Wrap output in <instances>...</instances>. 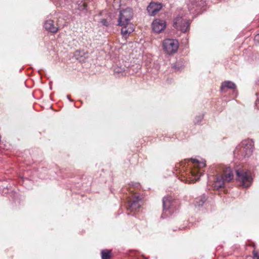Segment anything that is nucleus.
<instances>
[{"instance_id":"f257e3e1","label":"nucleus","mask_w":259,"mask_h":259,"mask_svg":"<svg viewBox=\"0 0 259 259\" xmlns=\"http://www.w3.org/2000/svg\"><path fill=\"white\" fill-rule=\"evenodd\" d=\"M133 16V11L130 8L120 12L117 25L121 27V34L125 37L135 30L134 24L131 22Z\"/></svg>"},{"instance_id":"f03ea898","label":"nucleus","mask_w":259,"mask_h":259,"mask_svg":"<svg viewBox=\"0 0 259 259\" xmlns=\"http://www.w3.org/2000/svg\"><path fill=\"white\" fill-rule=\"evenodd\" d=\"M189 175L186 180L187 182L193 183L198 181L203 174L202 169L206 166L205 161H199L191 159L189 163Z\"/></svg>"},{"instance_id":"7ed1b4c3","label":"nucleus","mask_w":259,"mask_h":259,"mask_svg":"<svg viewBox=\"0 0 259 259\" xmlns=\"http://www.w3.org/2000/svg\"><path fill=\"white\" fill-rule=\"evenodd\" d=\"M253 142L251 140H246L242 142L234 150V154L240 155L246 157L250 156L253 149Z\"/></svg>"},{"instance_id":"20e7f679","label":"nucleus","mask_w":259,"mask_h":259,"mask_svg":"<svg viewBox=\"0 0 259 259\" xmlns=\"http://www.w3.org/2000/svg\"><path fill=\"white\" fill-rule=\"evenodd\" d=\"M234 178L233 172L230 167H226L220 178H218L213 184L216 189L222 188L225 182H230Z\"/></svg>"},{"instance_id":"39448f33","label":"nucleus","mask_w":259,"mask_h":259,"mask_svg":"<svg viewBox=\"0 0 259 259\" xmlns=\"http://www.w3.org/2000/svg\"><path fill=\"white\" fill-rule=\"evenodd\" d=\"M236 175L237 181L240 183L242 187L246 188L250 186L252 180L251 172L248 171L237 170Z\"/></svg>"},{"instance_id":"423d86ee","label":"nucleus","mask_w":259,"mask_h":259,"mask_svg":"<svg viewBox=\"0 0 259 259\" xmlns=\"http://www.w3.org/2000/svg\"><path fill=\"white\" fill-rule=\"evenodd\" d=\"M190 24V21L181 15H178L174 19V27L183 32L187 31Z\"/></svg>"},{"instance_id":"0eeeda50","label":"nucleus","mask_w":259,"mask_h":259,"mask_svg":"<svg viewBox=\"0 0 259 259\" xmlns=\"http://www.w3.org/2000/svg\"><path fill=\"white\" fill-rule=\"evenodd\" d=\"M162 47L165 52L170 55L177 51L179 48V42L176 39H166L163 41Z\"/></svg>"},{"instance_id":"6e6552de","label":"nucleus","mask_w":259,"mask_h":259,"mask_svg":"<svg viewBox=\"0 0 259 259\" xmlns=\"http://www.w3.org/2000/svg\"><path fill=\"white\" fill-rule=\"evenodd\" d=\"M152 27L154 32L160 33L165 29L166 23L164 20L157 19L153 21Z\"/></svg>"},{"instance_id":"1a4fd4ad","label":"nucleus","mask_w":259,"mask_h":259,"mask_svg":"<svg viewBox=\"0 0 259 259\" xmlns=\"http://www.w3.org/2000/svg\"><path fill=\"white\" fill-rule=\"evenodd\" d=\"M204 0H188L187 2V6L190 12H193V10L195 11L198 9V8L204 5Z\"/></svg>"},{"instance_id":"9d476101","label":"nucleus","mask_w":259,"mask_h":259,"mask_svg":"<svg viewBox=\"0 0 259 259\" xmlns=\"http://www.w3.org/2000/svg\"><path fill=\"white\" fill-rule=\"evenodd\" d=\"M162 8L161 4L156 3H151L147 7V11L151 16H154Z\"/></svg>"},{"instance_id":"9b49d317","label":"nucleus","mask_w":259,"mask_h":259,"mask_svg":"<svg viewBox=\"0 0 259 259\" xmlns=\"http://www.w3.org/2000/svg\"><path fill=\"white\" fill-rule=\"evenodd\" d=\"M140 200L141 199L139 196L135 195L134 197V199L130 205L129 209L131 211H134L139 208V207L141 206Z\"/></svg>"},{"instance_id":"f8f14e48","label":"nucleus","mask_w":259,"mask_h":259,"mask_svg":"<svg viewBox=\"0 0 259 259\" xmlns=\"http://www.w3.org/2000/svg\"><path fill=\"white\" fill-rule=\"evenodd\" d=\"M44 27L46 30L52 33H56L58 30V28L54 26L53 21L51 20L45 22Z\"/></svg>"},{"instance_id":"ddd939ff","label":"nucleus","mask_w":259,"mask_h":259,"mask_svg":"<svg viewBox=\"0 0 259 259\" xmlns=\"http://www.w3.org/2000/svg\"><path fill=\"white\" fill-rule=\"evenodd\" d=\"M236 88L235 84L230 81H226L222 82L221 90L222 92H226L228 89H234Z\"/></svg>"},{"instance_id":"4468645a","label":"nucleus","mask_w":259,"mask_h":259,"mask_svg":"<svg viewBox=\"0 0 259 259\" xmlns=\"http://www.w3.org/2000/svg\"><path fill=\"white\" fill-rule=\"evenodd\" d=\"M172 203V198L171 196L164 197L163 198V208L164 211L169 210Z\"/></svg>"},{"instance_id":"2eb2a0df","label":"nucleus","mask_w":259,"mask_h":259,"mask_svg":"<svg viewBox=\"0 0 259 259\" xmlns=\"http://www.w3.org/2000/svg\"><path fill=\"white\" fill-rule=\"evenodd\" d=\"M102 259H110L111 257V251L108 250H103L101 252Z\"/></svg>"},{"instance_id":"dca6fc26","label":"nucleus","mask_w":259,"mask_h":259,"mask_svg":"<svg viewBox=\"0 0 259 259\" xmlns=\"http://www.w3.org/2000/svg\"><path fill=\"white\" fill-rule=\"evenodd\" d=\"M114 71L115 73L123 75L124 69L119 67H115L114 68Z\"/></svg>"},{"instance_id":"f3484780","label":"nucleus","mask_w":259,"mask_h":259,"mask_svg":"<svg viewBox=\"0 0 259 259\" xmlns=\"http://www.w3.org/2000/svg\"><path fill=\"white\" fill-rule=\"evenodd\" d=\"M256 100L255 102V107L259 109V93L256 94Z\"/></svg>"},{"instance_id":"a211bd4d","label":"nucleus","mask_w":259,"mask_h":259,"mask_svg":"<svg viewBox=\"0 0 259 259\" xmlns=\"http://www.w3.org/2000/svg\"><path fill=\"white\" fill-rule=\"evenodd\" d=\"M253 259H259V253H257L255 251H253Z\"/></svg>"},{"instance_id":"6ab92c4d","label":"nucleus","mask_w":259,"mask_h":259,"mask_svg":"<svg viewBox=\"0 0 259 259\" xmlns=\"http://www.w3.org/2000/svg\"><path fill=\"white\" fill-rule=\"evenodd\" d=\"M101 23L103 24V25L107 26L108 25V23L106 19H102L101 20Z\"/></svg>"},{"instance_id":"aec40b11","label":"nucleus","mask_w":259,"mask_h":259,"mask_svg":"<svg viewBox=\"0 0 259 259\" xmlns=\"http://www.w3.org/2000/svg\"><path fill=\"white\" fill-rule=\"evenodd\" d=\"M205 201V197H204L203 200L202 201V203L198 204V205H201L202 204V203H203Z\"/></svg>"},{"instance_id":"412c9836","label":"nucleus","mask_w":259,"mask_h":259,"mask_svg":"<svg viewBox=\"0 0 259 259\" xmlns=\"http://www.w3.org/2000/svg\"><path fill=\"white\" fill-rule=\"evenodd\" d=\"M162 218H165V215H164V212H163V213L162 214Z\"/></svg>"},{"instance_id":"4be33fe9","label":"nucleus","mask_w":259,"mask_h":259,"mask_svg":"<svg viewBox=\"0 0 259 259\" xmlns=\"http://www.w3.org/2000/svg\"><path fill=\"white\" fill-rule=\"evenodd\" d=\"M259 36V35H256L255 36V39H258V37Z\"/></svg>"}]
</instances>
